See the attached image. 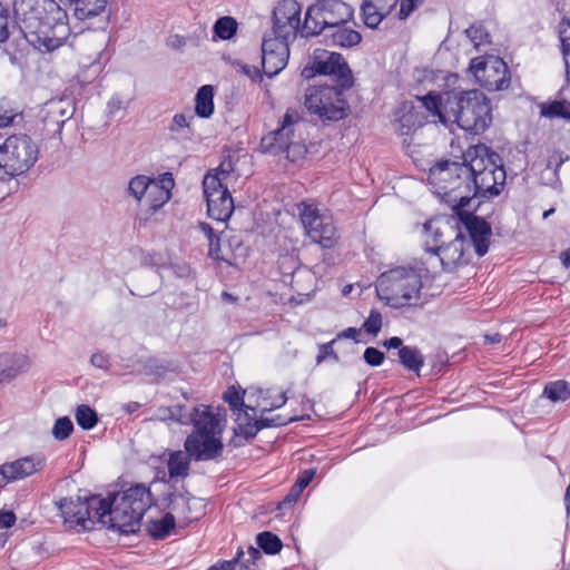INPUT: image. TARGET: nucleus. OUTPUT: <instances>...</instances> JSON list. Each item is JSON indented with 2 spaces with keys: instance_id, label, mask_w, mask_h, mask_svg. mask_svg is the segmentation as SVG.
I'll return each mask as SVG.
<instances>
[{
  "instance_id": "obj_30",
  "label": "nucleus",
  "mask_w": 570,
  "mask_h": 570,
  "mask_svg": "<svg viewBox=\"0 0 570 570\" xmlns=\"http://www.w3.org/2000/svg\"><path fill=\"white\" fill-rule=\"evenodd\" d=\"M194 407L189 410L186 405L161 406L157 411L160 421H175L183 425H189L193 421Z\"/></svg>"
},
{
  "instance_id": "obj_28",
  "label": "nucleus",
  "mask_w": 570,
  "mask_h": 570,
  "mask_svg": "<svg viewBox=\"0 0 570 570\" xmlns=\"http://www.w3.org/2000/svg\"><path fill=\"white\" fill-rule=\"evenodd\" d=\"M68 101L63 99H51L45 105L43 121L46 124H53L57 129H60L65 121L70 117Z\"/></svg>"
},
{
  "instance_id": "obj_56",
  "label": "nucleus",
  "mask_w": 570,
  "mask_h": 570,
  "mask_svg": "<svg viewBox=\"0 0 570 570\" xmlns=\"http://www.w3.org/2000/svg\"><path fill=\"white\" fill-rule=\"evenodd\" d=\"M16 520V514L12 511L0 510V529L11 528Z\"/></svg>"
},
{
  "instance_id": "obj_50",
  "label": "nucleus",
  "mask_w": 570,
  "mask_h": 570,
  "mask_svg": "<svg viewBox=\"0 0 570 570\" xmlns=\"http://www.w3.org/2000/svg\"><path fill=\"white\" fill-rule=\"evenodd\" d=\"M384 353L375 347H367L364 351L363 358L370 366H380L384 361Z\"/></svg>"
},
{
  "instance_id": "obj_42",
  "label": "nucleus",
  "mask_w": 570,
  "mask_h": 570,
  "mask_svg": "<svg viewBox=\"0 0 570 570\" xmlns=\"http://www.w3.org/2000/svg\"><path fill=\"white\" fill-rule=\"evenodd\" d=\"M256 543L258 548L267 554H276L283 547L281 539L269 531L258 533L256 537Z\"/></svg>"
},
{
  "instance_id": "obj_64",
  "label": "nucleus",
  "mask_w": 570,
  "mask_h": 570,
  "mask_svg": "<svg viewBox=\"0 0 570 570\" xmlns=\"http://www.w3.org/2000/svg\"><path fill=\"white\" fill-rule=\"evenodd\" d=\"M384 346L386 348H401L402 346V340L397 336L391 337L384 342Z\"/></svg>"
},
{
  "instance_id": "obj_10",
  "label": "nucleus",
  "mask_w": 570,
  "mask_h": 570,
  "mask_svg": "<svg viewBox=\"0 0 570 570\" xmlns=\"http://www.w3.org/2000/svg\"><path fill=\"white\" fill-rule=\"evenodd\" d=\"M230 171L232 165L223 163L216 174H208L203 180L208 215L218 222H226L234 210L233 198L224 184Z\"/></svg>"
},
{
  "instance_id": "obj_18",
  "label": "nucleus",
  "mask_w": 570,
  "mask_h": 570,
  "mask_svg": "<svg viewBox=\"0 0 570 570\" xmlns=\"http://www.w3.org/2000/svg\"><path fill=\"white\" fill-rule=\"evenodd\" d=\"M99 514H101L98 519L99 523L120 533H135L140 528L141 519L110 495L108 499H102V509L99 510Z\"/></svg>"
},
{
  "instance_id": "obj_52",
  "label": "nucleus",
  "mask_w": 570,
  "mask_h": 570,
  "mask_svg": "<svg viewBox=\"0 0 570 570\" xmlns=\"http://www.w3.org/2000/svg\"><path fill=\"white\" fill-rule=\"evenodd\" d=\"M335 342H336V340H332L331 342L322 344L320 346V352H318V355L316 357L317 364L324 362L326 360V357H332L335 361H338V355L333 350V344Z\"/></svg>"
},
{
  "instance_id": "obj_15",
  "label": "nucleus",
  "mask_w": 570,
  "mask_h": 570,
  "mask_svg": "<svg viewBox=\"0 0 570 570\" xmlns=\"http://www.w3.org/2000/svg\"><path fill=\"white\" fill-rule=\"evenodd\" d=\"M470 70L475 81L489 91L507 89L510 73L507 63L499 57H478L471 60Z\"/></svg>"
},
{
  "instance_id": "obj_29",
  "label": "nucleus",
  "mask_w": 570,
  "mask_h": 570,
  "mask_svg": "<svg viewBox=\"0 0 570 570\" xmlns=\"http://www.w3.org/2000/svg\"><path fill=\"white\" fill-rule=\"evenodd\" d=\"M195 120L193 114H176L168 127L173 138L177 140H191L194 136V129L191 122Z\"/></svg>"
},
{
  "instance_id": "obj_61",
  "label": "nucleus",
  "mask_w": 570,
  "mask_h": 570,
  "mask_svg": "<svg viewBox=\"0 0 570 570\" xmlns=\"http://www.w3.org/2000/svg\"><path fill=\"white\" fill-rule=\"evenodd\" d=\"M168 46L173 49H181L186 45V40L183 36L174 35L168 38Z\"/></svg>"
},
{
  "instance_id": "obj_25",
  "label": "nucleus",
  "mask_w": 570,
  "mask_h": 570,
  "mask_svg": "<svg viewBox=\"0 0 570 570\" xmlns=\"http://www.w3.org/2000/svg\"><path fill=\"white\" fill-rule=\"evenodd\" d=\"M30 361L23 354L0 355V381L11 380L29 368Z\"/></svg>"
},
{
  "instance_id": "obj_49",
  "label": "nucleus",
  "mask_w": 570,
  "mask_h": 570,
  "mask_svg": "<svg viewBox=\"0 0 570 570\" xmlns=\"http://www.w3.org/2000/svg\"><path fill=\"white\" fill-rule=\"evenodd\" d=\"M287 402V396L285 392H282L276 399L269 401L267 397H263L262 401L256 400V407L261 410L262 413L272 412L275 409H279Z\"/></svg>"
},
{
  "instance_id": "obj_41",
  "label": "nucleus",
  "mask_w": 570,
  "mask_h": 570,
  "mask_svg": "<svg viewBox=\"0 0 570 570\" xmlns=\"http://www.w3.org/2000/svg\"><path fill=\"white\" fill-rule=\"evenodd\" d=\"M422 122L419 119V115L413 109L404 112L400 118H397L395 124V130L402 135L407 136L413 132L416 128L421 127Z\"/></svg>"
},
{
  "instance_id": "obj_36",
  "label": "nucleus",
  "mask_w": 570,
  "mask_h": 570,
  "mask_svg": "<svg viewBox=\"0 0 570 570\" xmlns=\"http://www.w3.org/2000/svg\"><path fill=\"white\" fill-rule=\"evenodd\" d=\"M399 358L409 371L419 372L424 365V357L415 346H403L399 350Z\"/></svg>"
},
{
  "instance_id": "obj_11",
  "label": "nucleus",
  "mask_w": 570,
  "mask_h": 570,
  "mask_svg": "<svg viewBox=\"0 0 570 570\" xmlns=\"http://www.w3.org/2000/svg\"><path fill=\"white\" fill-rule=\"evenodd\" d=\"M304 107L322 120L337 121L347 116L346 101L335 87H308L304 95Z\"/></svg>"
},
{
  "instance_id": "obj_31",
  "label": "nucleus",
  "mask_w": 570,
  "mask_h": 570,
  "mask_svg": "<svg viewBox=\"0 0 570 570\" xmlns=\"http://www.w3.org/2000/svg\"><path fill=\"white\" fill-rule=\"evenodd\" d=\"M190 460H193L187 452L175 451L169 454L167 461L168 473L171 479L186 478L189 474Z\"/></svg>"
},
{
  "instance_id": "obj_5",
  "label": "nucleus",
  "mask_w": 570,
  "mask_h": 570,
  "mask_svg": "<svg viewBox=\"0 0 570 570\" xmlns=\"http://www.w3.org/2000/svg\"><path fill=\"white\" fill-rule=\"evenodd\" d=\"M428 180L433 193L454 212L469 205V161L440 160L430 168Z\"/></svg>"
},
{
  "instance_id": "obj_27",
  "label": "nucleus",
  "mask_w": 570,
  "mask_h": 570,
  "mask_svg": "<svg viewBox=\"0 0 570 570\" xmlns=\"http://www.w3.org/2000/svg\"><path fill=\"white\" fill-rule=\"evenodd\" d=\"M108 1L109 0H72L73 14L81 21L100 17L106 12Z\"/></svg>"
},
{
  "instance_id": "obj_6",
  "label": "nucleus",
  "mask_w": 570,
  "mask_h": 570,
  "mask_svg": "<svg viewBox=\"0 0 570 570\" xmlns=\"http://www.w3.org/2000/svg\"><path fill=\"white\" fill-rule=\"evenodd\" d=\"M428 180L433 193L454 212L469 205V161L440 160L430 168Z\"/></svg>"
},
{
  "instance_id": "obj_57",
  "label": "nucleus",
  "mask_w": 570,
  "mask_h": 570,
  "mask_svg": "<svg viewBox=\"0 0 570 570\" xmlns=\"http://www.w3.org/2000/svg\"><path fill=\"white\" fill-rule=\"evenodd\" d=\"M315 472L313 470H304L297 478L296 482L294 483L297 489H304L312 482L314 478Z\"/></svg>"
},
{
  "instance_id": "obj_3",
  "label": "nucleus",
  "mask_w": 570,
  "mask_h": 570,
  "mask_svg": "<svg viewBox=\"0 0 570 570\" xmlns=\"http://www.w3.org/2000/svg\"><path fill=\"white\" fill-rule=\"evenodd\" d=\"M469 161L470 202L473 198L492 199L505 185L507 173L499 154L485 145L471 146L463 154Z\"/></svg>"
},
{
  "instance_id": "obj_26",
  "label": "nucleus",
  "mask_w": 570,
  "mask_h": 570,
  "mask_svg": "<svg viewBox=\"0 0 570 570\" xmlns=\"http://www.w3.org/2000/svg\"><path fill=\"white\" fill-rule=\"evenodd\" d=\"M299 120V116L294 110H287L282 126L273 132L274 146L278 150L287 149L294 135L293 126Z\"/></svg>"
},
{
  "instance_id": "obj_13",
  "label": "nucleus",
  "mask_w": 570,
  "mask_h": 570,
  "mask_svg": "<svg viewBox=\"0 0 570 570\" xmlns=\"http://www.w3.org/2000/svg\"><path fill=\"white\" fill-rule=\"evenodd\" d=\"M438 219H430L424 223L423 230L426 236L433 237L434 247H429L428 250L436 254L440 257L443 268L448 272L455 269L458 266L466 264L465 257L466 239L461 232H458L454 239L446 245H438L442 236L441 228Z\"/></svg>"
},
{
  "instance_id": "obj_32",
  "label": "nucleus",
  "mask_w": 570,
  "mask_h": 570,
  "mask_svg": "<svg viewBox=\"0 0 570 570\" xmlns=\"http://www.w3.org/2000/svg\"><path fill=\"white\" fill-rule=\"evenodd\" d=\"M195 112L202 118H209L214 112V87H200L195 98Z\"/></svg>"
},
{
  "instance_id": "obj_22",
  "label": "nucleus",
  "mask_w": 570,
  "mask_h": 570,
  "mask_svg": "<svg viewBox=\"0 0 570 570\" xmlns=\"http://www.w3.org/2000/svg\"><path fill=\"white\" fill-rule=\"evenodd\" d=\"M46 460L39 455H31L4 463L0 466V474L7 482L24 479L41 471Z\"/></svg>"
},
{
  "instance_id": "obj_60",
  "label": "nucleus",
  "mask_w": 570,
  "mask_h": 570,
  "mask_svg": "<svg viewBox=\"0 0 570 570\" xmlns=\"http://www.w3.org/2000/svg\"><path fill=\"white\" fill-rule=\"evenodd\" d=\"M302 492H303V490L297 489V487L294 484L292 487L291 491L288 492V494L284 498L282 504L286 505V504L295 503Z\"/></svg>"
},
{
  "instance_id": "obj_14",
  "label": "nucleus",
  "mask_w": 570,
  "mask_h": 570,
  "mask_svg": "<svg viewBox=\"0 0 570 570\" xmlns=\"http://www.w3.org/2000/svg\"><path fill=\"white\" fill-rule=\"evenodd\" d=\"M301 222L308 237L324 248L334 246L337 230L330 215L321 214L314 205L301 203L298 205Z\"/></svg>"
},
{
  "instance_id": "obj_8",
  "label": "nucleus",
  "mask_w": 570,
  "mask_h": 570,
  "mask_svg": "<svg viewBox=\"0 0 570 570\" xmlns=\"http://www.w3.org/2000/svg\"><path fill=\"white\" fill-rule=\"evenodd\" d=\"M352 18L353 9L342 0H318L307 8L301 36H318L325 29L345 26Z\"/></svg>"
},
{
  "instance_id": "obj_58",
  "label": "nucleus",
  "mask_w": 570,
  "mask_h": 570,
  "mask_svg": "<svg viewBox=\"0 0 570 570\" xmlns=\"http://www.w3.org/2000/svg\"><path fill=\"white\" fill-rule=\"evenodd\" d=\"M361 330L356 327H347L346 330L340 332L334 340L338 341L342 338H351L356 343L361 342Z\"/></svg>"
},
{
  "instance_id": "obj_7",
  "label": "nucleus",
  "mask_w": 570,
  "mask_h": 570,
  "mask_svg": "<svg viewBox=\"0 0 570 570\" xmlns=\"http://www.w3.org/2000/svg\"><path fill=\"white\" fill-rule=\"evenodd\" d=\"M190 424L193 432L186 438L184 448L195 461H209L220 456L224 445L222 442V419L207 405L194 406Z\"/></svg>"
},
{
  "instance_id": "obj_40",
  "label": "nucleus",
  "mask_w": 570,
  "mask_h": 570,
  "mask_svg": "<svg viewBox=\"0 0 570 570\" xmlns=\"http://www.w3.org/2000/svg\"><path fill=\"white\" fill-rule=\"evenodd\" d=\"M541 116L547 118H561L570 121V101L556 100L548 104H542Z\"/></svg>"
},
{
  "instance_id": "obj_37",
  "label": "nucleus",
  "mask_w": 570,
  "mask_h": 570,
  "mask_svg": "<svg viewBox=\"0 0 570 570\" xmlns=\"http://www.w3.org/2000/svg\"><path fill=\"white\" fill-rule=\"evenodd\" d=\"M559 39L566 65L567 79L570 81V18L564 17L559 23Z\"/></svg>"
},
{
  "instance_id": "obj_33",
  "label": "nucleus",
  "mask_w": 570,
  "mask_h": 570,
  "mask_svg": "<svg viewBox=\"0 0 570 570\" xmlns=\"http://www.w3.org/2000/svg\"><path fill=\"white\" fill-rule=\"evenodd\" d=\"M176 524L175 517L166 513L160 519H151L147 522V531L155 539H165L170 534Z\"/></svg>"
},
{
  "instance_id": "obj_59",
  "label": "nucleus",
  "mask_w": 570,
  "mask_h": 570,
  "mask_svg": "<svg viewBox=\"0 0 570 570\" xmlns=\"http://www.w3.org/2000/svg\"><path fill=\"white\" fill-rule=\"evenodd\" d=\"M242 72L244 75H246L249 79H252L253 81H257V80H261L262 79V75H261V71L257 67L255 66H248V65H244L242 66L240 68Z\"/></svg>"
},
{
  "instance_id": "obj_39",
  "label": "nucleus",
  "mask_w": 570,
  "mask_h": 570,
  "mask_svg": "<svg viewBox=\"0 0 570 570\" xmlns=\"http://www.w3.org/2000/svg\"><path fill=\"white\" fill-rule=\"evenodd\" d=\"M154 181L155 179L145 175L132 177L128 183V195L138 203H141L149 191V186H151Z\"/></svg>"
},
{
  "instance_id": "obj_53",
  "label": "nucleus",
  "mask_w": 570,
  "mask_h": 570,
  "mask_svg": "<svg viewBox=\"0 0 570 570\" xmlns=\"http://www.w3.org/2000/svg\"><path fill=\"white\" fill-rule=\"evenodd\" d=\"M400 10L397 17L401 20L406 19L419 6V0H399Z\"/></svg>"
},
{
  "instance_id": "obj_17",
  "label": "nucleus",
  "mask_w": 570,
  "mask_h": 570,
  "mask_svg": "<svg viewBox=\"0 0 570 570\" xmlns=\"http://www.w3.org/2000/svg\"><path fill=\"white\" fill-rule=\"evenodd\" d=\"M302 7L296 0H282L273 11V28L269 36L293 42L301 35Z\"/></svg>"
},
{
  "instance_id": "obj_63",
  "label": "nucleus",
  "mask_w": 570,
  "mask_h": 570,
  "mask_svg": "<svg viewBox=\"0 0 570 570\" xmlns=\"http://www.w3.org/2000/svg\"><path fill=\"white\" fill-rule=\"evenodd\" d=\"M248 559L245 562L250 563L254 567L255 560L261 557V552L258 549L254 547H249L247 550Z\"/></svg>"
},
{
  "instance_id": "obj_24",
  "label": "nucleus",
  "mask_w": 570,
  "mask_h": 570,
  "mask_svg": "<svg viewBox=\"0 0 570 570\" xmlns=\"http://www.w3.org/2000/svg\"><path fill=\"white\" fill-rule=\"evenodd\" d=\"M174 186V179L170 174H166L165 177L158 183L154 181L149 186V191L145 197L147 212L153 215L159 210L166 203L169 202L171 194L170 188Z\"/></svg>"
},
{
  "instance_id": "obj_23",
  "label": "nucleus",
  "mask_w": 570,
  "mask_h": 570,
  "mask_svg": "<svg viewBox=\"0 0 570 570\" xmlns=\"http://www.w3.org/2000/svg\"><path fill=\"white\" fill-rule=\"evenodd\" d=\"M399 0H364L362 16L368 28H377L382 20L395 9Z\"/></svg>"
},
{
  "instance_id": "obj_2",
  "label": "nucleus",
  "mask_w": 570,
  "mask_h": 570,
  "mask_svg": "<svg viewBox=\"0 0 570 570\" xmlns=\"http://www.w3.org/2000/svg\"><path fill=\"white\" fill-rule=\"evenodd\" d=\"M424 108L445 127L456 124L461 129L480 135L492 122V108L480 90L429 92L420 98Z\"/></svg>"
},
{
  "instance_id": "obj_19",
  "label": "nucleus",
  "mask_w": 570,
  "mask_h": 570,
  "mask_svg": "<svg viewBox=\"0 0 570 570\" xmlns=\"http://www.w3.org/2000/svg\"><path fill=\"white\" fill-rule=\"evenodd\" d=\"M289 43L283 39L265 35L262 42V66L264 73L272 78L287 65Z\"/></svg>"
},
{
  "instance_id": "obj_16",
  "label": "nucleus",
  "mask_w": 570,
  "mask_h": 570,
  "mask_svg": "<svg viewBox=\"0 0 570 570\" xmlns=\"http://www.w3.org/2000/svg\"><path fill=\"white\" fill-rule=\"evenodd\" d=\"M314 73L334 76L344 88H350L353 85L352 71L343 56L337 52L315 49L312 56V66L304 68L302 76L309 78Z\"/></svg>"
},
{
  "instance_id": "obj_21",
  "label": "nucleus",
  "mask_w": 570,
  "mask_h": 570,
  "mask_svg": "<svg viewBox=\"0 0 570 570\" xmlns=\"http://www.w3.org/2000/svg\"><path fill=\"white\" fill-rule=\"evenodd\" d=\"M110 497L121 502L122 507L131 509L134 514L141 520L146 511L154 504L153 493L144 483L134 484Z\"/></svg>"
},
{
  "instance_id": "obj_38",
  "label": "nucleus",
  "mask_w": 570,
  "mask_h": 570,
  "mask_svg": "<svg viewBox=\"0 0 570 570\" xmlns=\"http://www.w3.org/2000/svg\"><path fill=\"white\" fill-rule=\"evenodd\" d=\"M543 396L552 402H564L570 399V384L564 380H558L546 384Z\"/></svg>"
},
{
  "instance_id": "obj_20",
  "label": "nucleus",
  "mask_w": 570,
  "mask_h": 570,
  "mask_svg": "<svg viewBox=\"0 0 570 570\" xmlns=\"http://www.w3.org/2000/svg\"><path fill=\"white\" fill-rule=\"evenodd\" d=\"M470 236V240L479 256L488 253L492 229L490 224L479 216L464 213L462 209L455 210Z\"/></svg>"
},
{
  "instance_id": "obj_35",
  "label": "nucleus",
  "mask_w": 570,
  "mask_h": 570,
  "mask_svg": "<svg viewBox=\"0 0 570 570\" xmlns=\"http://www.w3.org/2000/svg\"><path fill=\"white\" fill-rule=\"evenodd\" d=\"M265 413L261 412V417L254 420V423H247L245 434L247 438H254L258 431L265 428H272V426H282L285 425L288 422L294 421L295 419H283L281 415H276L274 417H268L264 415Z\"/></svg>"
},
{
  "instance_id": "obj_51",
  "label": "nucleus",
  "mask_w": 570,
  "mask_h": 570,
  "mask_svg": "<svg viewBox=\"0 0 570 570\" xmlns=\"http://www.w3.org/2000/svg\"><path fill=\"white\" fill-rule=\"evenodd\" d=\"M21 114L14 109L6 108L0 105V128H6L13 124L16 117Z\"/></svg>"
},
{
  "instance_id": "obj_45",
  "label": "nucleus",
  "mask_w": 570,
  "mask_h": 570,
  "mask_svg": "<svg viewBox=\"0 0 570 570\" xmlns=\"http://www.w3.org/2000/svg\"><path fill=\"white\" fill-rule=\"evenodd\" d=\"M247 393V391H244L243 393L238 392L235 387H229L224 393V400L229 404L232 410H240L242 407H246L247 410L253 411V413H256V407L252 405H246L244 403V395Z\"/></svg>"
},
{
  "instance_id": "obj_48",
  "label": "nucleus",
  "mask_w": 570,
  "mask_h": 570,
  "mask_svg": "<svg viewBox=\"0 0 570 570\" xmlns=\"http://www.w3.org/2000/svg\"><path fill=\"white\" fill-rule=\"evenodd\" d=\"M382 323V314L377 309H371L368 317L363 323V328L367 334L376 336L381 331Z\"/></svg>"
},
{
  "instance_id": "obj_44",
  "label": "nucleus",
  "mask_w": 570,
  "mask_h": 570,
  "mask_svg": "<svg viewBox=\"0 0 570 570\" xmlns=\"http://www.w3.org/2000/svg\"><path fill=\"white\" fill-rule=\"evenodd\" d=\"M76 422L83 430H91L98 422L97 413L86 404H81L76 410Z\"/></svg>"
},
{
  "instance_id": "obj_47",
  "label": "nucleus",
  "mask_w": 570,
  "mask_h": 570,
  "mask_svg": "<svg viewBox=\"0 0 570 570\" xmlns=\"http://www.w3.org/2000/svg\"><path fill=\"white\" fill-rule=\"evenodd\" d=\"M465 33L475 48L489 42V33L482 24L471 26Z\"/></svg>"
},
{
  "instance_id": "obj_9",
  "label": "nucleus",
  "mask_w": 570,
  "mask_h": 570,
  "mask_svg": "<svg viewBox=\"0 0 570 570\" xmlns=\"http://www.w3.org/2000/svg\"><path fill=\"white\" fill-rule=\"evenodd\" d=\"M38 146L27 135H13L0 145V168L10 176L28 171L38 159Z\"/></svg>"
},
{
  "instance_id": "obj_55",
  "label": "nucleus",
  "mask_w": 570,
  "mask_h": 570,
  "mask_svg": "<svg viewBox=\"0 0 570 570\" xmlns=\"http://www.w3.org/2000/svg\"><path fill=\"white\" fill-rule=\"evenodd\" d=\"M90 362L94 366L101 368V370H108L110 362L109 357L104 353H95L91 355Z\"/></svg>"
},
{
  "instance_id": "obj_12",
  "label": "nucleus",
  "mask_w": 570,
  "mask_h": 570,
  "mask_svg": "<svg viewBox=\"0 0 570 570\" xmlns=\"http://www.w3.org/2000/svg\"><path fill=\"white\" fill-rule=\"evenodd\" d=\"M58 509L66 523L71 527H80L90 530L101 518L102 498L91 495L89 498H65L58 503Z\"/></svg>"
},
{
  "instance_id": "obj_1",
  "label": "nucleus",
  "mask_w": 570,
  "mask_h": 570,
  "mask_svg": "<svg viewBox=\"0 0 570 570\" xmlns=\"http://www.w3.org/2000/svg\"><path fill=\"white\" fill-rule=\"evenodd\" d=\"M13 11L18 26L0 2V45L11 60L29 45L42 52L53 51L70 36L67 11L55 0H14Z\"/></svg>"
},
{
  "instance_id": "obj_54",
  "label": "nucleus",
  "mask_w": 570,
  "mask_h": 570,
  "mask_svg": "<svg viewBox=\"0 0 570 570\" xmlns=\"http://www.w3.org/2000/svg\"><path fill=\"white\" fill-rule=\"evenodd\" d=\"M243 554V551L238 550L237 557L235 559L228 561H219L216 564L210 566L207 570H234L237 561Z\"/></svg>"
},
{
  "instance_id": "obj_46",
  "label": "nucleus",
  "mask_w": 570,
  "mask_h": 570,
  "mask_svg": "<svg viewBox=\"0 0 570 570\" xmlns=\"http://www.w3.org/2000/svg\"><path fill=\"white\" fill-rule=\"evenodd\" d=\"M73 431V424L68 416L59 417L52 428V435L56 440L63 441Z\"/></svg>"
},
{
  "instance_id": "obj_62",
  "label": "nucleus",
  "mask_w": 570,
  "mask_h": 570,
  "mask_svg": "<svg viewBox=\"0 0 570 570\" xmlns=\"http://www.w3.org/2000/svg\"><path fill=\"white\" fill-rule=\"evenodd\" d=\"M121 108H124V101H122V99H121L119 96H114V97L108 101V109H109V112L115 114V112H117L118 110H120Z\"/></svg>"
},
{
  "instance_id": "obj_4",
  "label": "nucleus",
  "mask_w": 570,
  "mask_h": 570,
  "mask_svg": "<svg viewBox=\"0 0 570 570\" xmlns=\"http://www.w3.org/2000/svg\"><path fill=\"white\" fill-rule=\"evenodd\" d=\"M425 268L419 263L391 267L377 277V297L393 308L416 304Z\"/></svg>"
},
{
  "instance_id": "obj_43",
  "label": "nucleus",
  "mask_w": 570,
  "mask_h": 570,
  "mask_svg": "<svg viewBox=\"0 0 570 570\" xmlns=\"http://www.w3.org/2000/svg\"><path fill=\"white\" fill-rule=\"evenodd\" d=\"M237 27V21L233 17L226 16L216 20L213 31L219 39L228 40L236 33Z\"/></svg>"
},
{
  "instance_id": "obj_34",
  "label": "nucleus",
  "mask_w": 570,
  "mask_h": 570,
  "mask_svg": "<svg viewBox=\"0 0 570 570\" xmlns=\"http://www.w3.org/2000/svg\"><path fill=\"white\" fill-rule=\"evenodd\" d=\"M331 41L333 46L341 48H351L361 42V33L345 26L332 29Z\"/></svg>"
}]
</instances>
